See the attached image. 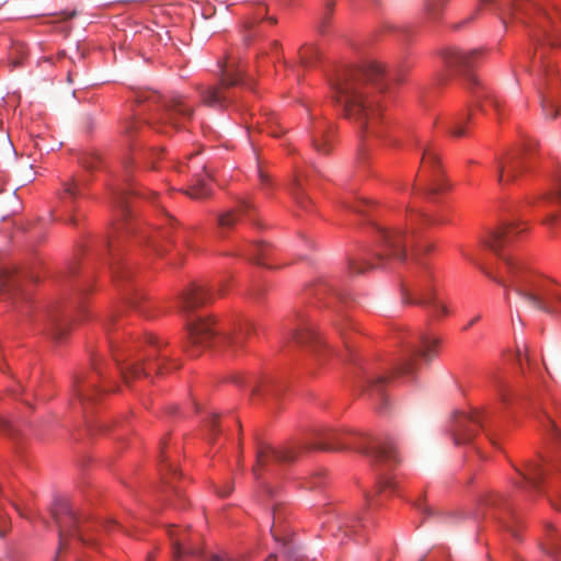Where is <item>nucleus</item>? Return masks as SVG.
Wrapping results in <instances>:
<instances>
[{
    "label": "nucleus",
    "mask_w": 561,
    "mask_h": 561,
    "mask_svg": "<svg viewBox=\"0 0 561 561\" xmlns=\"http://www.w3.org/2000/svg\"><path fill=\"white\" fill-rule=\"evenodd\" d=\"M426 306L431 307L433 317H439L440 314L447 313L446 306L438 302L434 297L427 302Z\"/></svg>",
    "instance_id": "obj_41"
},
{
    "label": "nucleus",
    "mask_w": 561,
    "mask_h": 561,
    "mask_svg": "<svg viewBox=\"0 0 561 561\" xmlns=\"http://www.w3.org/2000/svg\"><path fill=\"white\" fill-rule=\"evenodd\" d=\"M242 76L243 72L239 69H221L218 84L199 90L202 103L213 108H226L232 102L228 91L231 87L243 83Z\"/></svg>",
    "instance_id": "obj_7"
},
{
    "label": "nucleus",
    "mask_w": 561,
    "mask_h": 561,
    "mask_svg": "<svg viewBox=\"0 0 561 561\" xmlns=\"http://www.w3.org/2000/svg\"><path fill=\"white\" fill-rule=\"evenodd\" d=\"M551 503L556 510L561 511V493L556 499H551Z\"/></svg>",
    "instance_id": "obj_52"
},
{
    "label": "nucleus",
    "mask_w": 561,
    "mask_h": 561,
    "mask_svg": "<svg viewBox=\"0 0 561 561\" xmlns=\"http://www.w3.org/2000/svg\"><path fill=\"white\" fill-rule=\"evenodd\" d=\"M217 419H218V415L213 414L207 423L209 431L213 435L217 434V430H216L217 428Z\"/></svg>",
    "instance_id": "obj_48"
},
{
    "label": "nucleus",
    "mask_w": 561,
    "mask_h": 561,
    "mask_svg": "<svg viewBox=\"0 0 561 561\" xmlns=\"http://www.w3.org/2000/svg\"><path fill=\"white\" fill-rule=\"evenodd\" d=\"M528 241V230L524 224H506L483 232L480 245H511Z\"/></svg>",
    "instance_id": "obj_10"
},
{
    "label": "nucleus",
    "mask_w": 561,
    "mask_h": 561,
    "mask_svg": "<svg viewBox=\"0 0 561 561\" xmlns=\"http://www.w3.org/2000/svg\"><path fill=\"white\" fill-rule=\"evenodd\" d=\"M255 205L248 199H242L238 208L229 209L218 215L217 225L221 233L230 230L239 220L240 216H244L249 220L254 221Z\"/></svg>",
    "instance_id": "obj_19"
},
{
    "label": "nucleus",
    "mask_w": 561,
    "mask_h": 561,
    "mask_svg": "<svg viewBox=\"0 0 561 561\" xmlns=\"http://www.w3.org/2000/svg\"><path fill=\"white\" fill-rule=\"evenodd\" d=\"M378 491L383 492L386 490H393L396 483L389 477H380L377 484Z\"/></svg>",
    "instance_id": "obj_44"
},
{
    "label": "nucleus",
    "mask_w": 561,
    "mask_h": 561,
    "mask_svg": "<svg viewBox=\"0 0 561 561\" xmlns=\"http://www.w3.org/2000/svg\"><path fill=\"white\" fill-rule=\"evenodd\" d=\"M492 385L500 401L506 403L508 393L511 391L510 385L504 379L495 375L492 377Z\"/></svg>",
    "instance_id": "obj_35"
},
{
    "label": "nucleus",
    "mask_w": 561,
    "mask_h": 561,
    "mask_svg": "<svg viewBox=\"0 0 561 561\" xmlns=\"http://www.w3.org/2000/svg\"><path fill=\"white\" fill-rule=\"evenodd\" d=\"M25 278L26 275L21 274L15 268H2L0 271V293L14 294L22 290Z\"/></svg>",
    "instance_id": "obj_24"
},
{
    "label": "nucleus",
    "mask_w": 561,
    "mask_h": 561,
    "mask_svg": "<svg viewBox=\"0 0 561 561\" xmlns=\"http://www.w3.org/2000/svg\"><path fill=\"white\" fill-rule=\"evenodd\" d=\"M135 128H136V123L135 122H129L128 125L126 126L125 131L127 134H131Z\"/></svg>",
    "instance_id": "obj_54"
},
{
    "label": "nucleus",
    "mask_w": 561,
    "mask_h": 561,
    "mask_svg": "<svg viewBox=\"0 0 561 561\" xmlns=\"http://www.w3.org/2000/svg\"><path fill=\"white\" fill-rule=\"evenodd\" d=\"M51 515L58 526L59 550L67 548V538L69 536H78L83 543L88 542L79 530V517L67 499H57L55 501Z\"/></svg>",
    "instance_id": "obj_9"
},
{
    "label": "nucleus",
    "mask_w": 561,
    "mask_h": 561,
    "mask_svg": "<svg viewBox=\"0 0 561 561\" xmlns=\"http://www.w3.org/2000/svg\"><path fill=\"white\" fill-rule=\"evenodd\" d=\"M376 232L380 236V240L382 242L388 243V245H399L401 242H405L403 239V232L398 229H388L383 227L377 226L375 222H370Z\"/></svg>",
    "instance_id": "obj_32"
},
{
    "label": "nucleus",
    "mask_w": 561,
    "mask_h": 561,
    "mask_svg": "<svg viewBox=\"0 0 561 561\" xmlns=\"http://www.w3.org/2000/svg\"><path fill=\"white\" fill-rule=\"evenodd\" d=\"M523 152H510L505 157L496 158V174L500 185L505 186L515 181L522 168Z\"/></svg>",
    "instance_id": "obj_18"
},
{
    "label": "nucleus",
    "mask_w": 561,
    "mask_h": 561,
    "mask_svg": "<svg viewBox=\"0 0 561 561\" xmlns=\"http://www.w3.org/2000/svg\"><path fill=\"white\" fill-rule=\"evenodd\" d=\"M347 436H351V434L331 428L322 430L317 434V439L313 443L304 446V448L324 451L345 450L351 447L346 440Z\"/></svg>",
    "instance_id": "obj_16"
},
{
    "label": "nucleus",
    "mask_w": 561,
    "mask_h": 561,
    "mask_svg": "<svg viewBox=\"0 0 561 561\" xmlns=\"http://www.w3.org/2000/svg\"><path fill=\"white\" fill-rule=\"evenodd\" d=\"M214 299L213 291L204 284L192 283L179 297L180 311L187 318L199 307Z\"/></svg>",
    "instance_id": "obj_12"
},
{
    "label": "nucleus",
    "mask_w": 561,
    "mask_h": 561,
    "mask_svg": "<svg viewBox=\"0 0 561 561\" xmlns=\"http://www.w3.org/2000/svg\"><path fill=\"white\" fill-rule=\"evenodd\" d=\"M470 119H471L470 113L462 114V115L456 117L449 126V130H450L451 135L455 137L465 136L466 135L465 126L468 122H470Z\"/></svg>",
    "instance_id": "obj_34"
},
{
    "label": "nucleus",
    "mask_w": 561,
    "mask_h": 561,
    "mask_svg": "<svg viewBox=\"0 0 561 561\" xmlns=\"http://www.w3.org/2000/svg\"><path fill=\"white\" fill-rule=\"evenodd\" d=\"M0 427L3 428V430H7L10 427V423L8 420L5 419H0Z\"/></svg>",
    "instance_id": "obj_57"
},
{
    "label": "nucleus",
    "mask_w": 561,
    "mask_h": 561,
    "mask_svg": "<svg viewBox=\"0 0 561 561\" xmlns=\"http://www.w3.org/2000/svg\"><path fill=\"white\" fill-rule=\"evenodd\" d=\"M186 329L188 342L185 345V351L194 357L211 346L219 348L225 345L233 351L241 347L245 336L253 330V324L250 321H245L243 324H240L238 332L218 335L210 320L198 319L196 321H187Z\"/></svg>",
    "instance_id": "obj_3"
},
{
    "label": "nucleus",
    "mask_w": 561,
    "mask_h": 561,
    "mask_svg": "<svg viewBox=\"0 0 561 561\" xmlns=\"http://www.w3.org/2000/svg\"><path fill=\"white\" fill-rule=\"evenodd\" d=\"M259 179L262 184V186H265L270 183V176L266 172H264L262 169H259Z\"/></svg>",
    "instance_id": "obj_50"
},
{
    "label": "nucleus",
    "mask_w": 561,
    "mask_h": 561,
    "mask_svg": "<svg viewBox=\"0 0 561 561\" xmlns=\"http://www.w3.org/2000/svg\"><path fill=\"white\" fill-rule=\"evenodd\" d=\"M557 194H558L559 203L561 204V181H560V182H559V184H558V191H557Z\"/></svg>",
    "instance_id": "obj_60"
},
{
    "label": "nucleus",
    "mask_w": 561,
    "mask_h": 561,
    "mask_svg": "<svg viewBox=\"0 0 561 561\" xmlns=\"http://www.w3.org/2000/svg\"><path fill=\"white\" fill-rule=\"evenodd\" d=\"M130 305H131L133 307L137 308V301H136V300H131V301H130Z\"/></svg>",
    "instance_id": "obj_64"
},
{
    "label": "nucleus",
    "mask_w": 561,
    "mask_h": 561,
    "mask_svg": "<svg viewBox=\"0 0 561 561\" xmlns=\"http://www.w3.org/2000/svg\"><path fill=\"white\" fill-rule=\"evenodd\" d=\"M482 426L483 414L481 412L476 411L472 414H458L454 427L456 444L469 443L476 435L478 428Z\"/></svg>",
    "instance_id": "obj_15"
},
{
    "label": "nucleus",
    "mask_w": 561,
    "mask_h": 561,
    "mask_svg": "<svg viewBox=\"0 0 561 561\" xmlns=\"http://www.w3.org/2000/svg\"><path fill=\"white\" fill-rule=\"evenodd\" d=\"M374 205L371 201L368 199H362L356 205L352 207V210L362 215L367 216L369 213V208Z\"/></svg>",
    "instance_id": "obj_42"
},
{
    "label": "nucleus",
    "mask_w": 561,
    "mask_h": 561,
    "mask_svg": "<svg viewBox=\"0 0 561 561\" xmlns=\"http://www.w3.org/2000/svg\"><path fill=\"white\" fill-rule=\"evenodd\" d=\"M443 4L444 0H428L425 7L427 16L436 19L443 9Z\"/></svg>",
    "instance_id": "obj_37"
},
{
    "label": "nucleus",
    "mask_w": 561,
    "mask_h": 561,
    "mask_svg": "<svg viewBox=\"0 0 561 561\" xmlns=\"http://www.w3.org/2000/svg\"><path fill=\"white\" fill-rule=\"evenodd\" d=\"M553 434L557 438L561 439V433L554 427V424L550 421Z\"/></svg>",
    "instance_id": "obj_58"
},
{
    "label": "nucleus",
    "mask_w": 561,
    "mask_h": 561,
    "mask_svg": "<svg viewBox=\"0 0 561 561\" xmlns=\"http://www.w3.org/2000/svg\"><path fill=\"white\" fill-rule=\"evenodd\" d=\"M371 257L376 262L364 260H353L350 262V268L353 273H364L365 271L376 267L383 266L390 262L405 263L409 261H415L417 264H423L422 253L415 251H408V248H379V251L371 254Z\"/></svg>",
    "instance_id": "obj_8"
},
{
    "label": "nucleus",
    "mask_w": 561,
    "mask_h": 561,
    "mask_svg": "<svg viewBox=\"0 0 561 561\" xmlns=\"http://www.w3.org/2000/svg\"><path fill=\"white\" fill-rule=\"evenodd\" d=\"M309 133L313 149L321 154L330 153L333 146V125L323 119L314 121Z\"/></svg>",
    "instance_id": "obj_17"
},
{
    "label": "nucleus",
    "mask_w": 561,
    "mask_h": 561,
    "mask_svg": "<svg viewBox=\"0 0 561 561\" xmlns=\"http://www.w3.org/2000/svg\"><path fill=\"white\" fill-rule=\"evenodd\" d=\"M293 340L300 345L320 344L314 327L311 324H304L300 329L296 330L293 333Z\"/></svg>",
    "instance_id": "obj_30"
},
{
    "label": "nucleus",
    "mask_w": 561,
    "mask_h": 561,
    "mask_svg": "<svg viewBox=\"0 0 561 561\" xmlns=\"http://www.w3.org/2000/svg\"><path fill=\"white\" fill-rule=\"evenodd\" d=\"M503 500V496L502 495H495L494 499H492L489 504L490 505H497V503H500L501 501Z\"/></svg>",
    "instance_id": "obj_56"
},
{
    "label": "nucleus",
    "mask_w": 561,
    "mask_h": 561,
    "mask_svg": "<svg viewBox=\"0 0 561 561\" xmlns=\"http://www.w3.org/2000/svg\"><path fill=\"white\" fill-rule=\"evenodd\" d=\"M333 7H334V3H333L332 1H329V2L327 3V11H325V14H324V16L322 18V22H321V23H322V26H324V25L328 23V21H329V19H330V15H331V13H332Z\"/></svg>",
    "instance_id": "obj_49"
},
{
    "label": "nucleus",
    "mask_w": 561,
    "mask_h": 561,
    "mask_svg": "<svg viewBox=\"0 0 561 561\" xmlns=\"http://www.w3.org/2000/svg\"><path fill=\"white\" fill-rule=\"evenodd\" d=\"M542 67H543L545 72L548 73V65L546 62H543Z\"/></svg>",
    "instance_id": "obj_63"
},
{
    "label": "nucleus",
    "mask_w": 561,
    "mask_h": 561,
    "mask_svg": "<svg viewBox=\"0 0 561 561\" xmlns=\"http://www.w3.org/2000/svg\"><path fill=\"white\" fill-rule=\"evenodd\" d=\"M355 448L363 455L370 458L375 465L385 463L386 466L396 465L399 456L391 439L376 440L368 444H358Z\"/></svg>",
    "instance_id": "obj_13"
},
{
    "label": "nucleus",
    "mask_w": 561,
    "mask_h": 561,
    "mask_svg": "<svg viewBox=\"0 0 561 561\" xmlns=\"http://www.w3.org/2000/svg\"><path fill=\"white\" fill-rule=\"evenodd\" d=\"M413 370L412 362H407L402 364L399 368H397V374L399 375H408Z\"/></svg>",
    "instance_id": "obj_47"
},
{
    "label": "nucleus",
    "mask_w": 561,
    "mask_h": 561,
    "mask_svg": "<svg viewBox=\"0 0 561 561\" xmlns=\"http://www.w3.org/2000/svg\"><path fill=\"white\" fill-rule=\"evenodd\" d=\"M262 291L263 290L261 288H254L249 293V295L252 299L259 300L260 296L262 295Z\"/></svg>",
    "instance_id": "obj_51"
},
{
    "label": "nucleus",
    "mask_w": 561,
    "mask_h": 561,
    "mask_svg": "<svg viewBox=\"0 0 561 561\" xmlns=\"http://www.w3.org/2000/svg\"><path fill=\"white\" fill-rule=\"evenodd\" d=\"M540 104L546 117L554 118L561 115V103L552 93L541 94Z\"/></svg>",
    "instance_id": "obj_31"
},
{
    "label": "nucleus",
    "mask_w": 561,
    "mask_h": 561,
    "mask_svg": "<svg viewBox=\"0 0 561 561\" xmlns=\"http://www.w3.org/2000/svg\"><path fill=\"white\" fill-rule=\"evenodd\" d=\"M291 195L296 202V204L304 210H309V206L311 205V199L305 194L302 190L301 182L298 176L295 178V181L291 185Z\"/></svg>",
    "instance_id": "obj_33"
},
{
    "label": "nucleus",
    "mask_w": 561,
    "mask_h": 561,
    "mask_svg": "<svg viewBox=\"0 0 561 561\" xmlns=\"http://www.w3.org/2000/svg\"><path fill=\"white\" fill-rule=\"evenodd\" d=\"M69 328L70 319L68 316L64 314L57 308L49 311L45 331L51 339L55 341L62 340V337L67 335Z\"/></svg>",
    "instance_id": "obj_22"
},
{
    "label": "nucleus",
    "mask_w": 561,
    "mask_h": 561,
    "mask_svg": "<svg viewBox=\"0 0 561 561\" xmlns=\"http://www.w3.org/2000/svg\"><path fill=\"white\" fill-rule=\"evenodd\" d=\"M556 466L552 463H543L538 461H530L526 465L525 470L519 471L528 488L536 492L542 491V484L545 481V477L548 472L554 470Z\"/></svg>",
    "instance_id": "obj_20"
},
{
    "label": "nucleus",
    "mask_w": 561,
    "mask_h": 561,
    "mask_svg": "<svg viewBox=\"0 0 561 561\" xmlns=\"http://www.w3.org/2000/svg\"><path fill=\"white\" fill-rule=\"evenodd\" d=\"M317 55V50L312 47H306L300 51V62L305 67H309L312 65L311 56Z\"/></svg>",
    "instance_id": "obj_43"
},
{
    "label": "nucleus",
    "mask_w": 561,
    "mask_h": 561,
    "mask_svg": "<svg viewBox=\"0 0 561 561\" xmlns=\"http://www.w3.org/2000/svg\"><path fill=\"white\" fill-rule=\"evenodd\" d=\"M208 173L206 167H202V172H195L193 174L192 184L186 190V194L194 199H203L210 195V188L208 187Z\"/></svg>",
    "instance_id": "obj_26"
},
{
    "label": "nucleus",
    "mask_w": 561,
    "mask_h": 561,
    "mask_svg": "<svg viewBox=\"0 0 561 561\" xmlns=\"http://www.w3.org/2000/svg\"><path fill=\"white\" fill-rule=\"evenodd\" d=\"M122 215L127 217V210L122 208ZM135 233V229L127 222V218H124L113 230L110 242H127L129 236Z\"/></svg>",
    "instance_id": "obj_29"
},
{
    "label": "nucleus",
    "mask_w": 561,
    "mask_h": 561,
    "mask_svg": "<svg viewBox=\"0 0 561 561\" xmlns=\"http://www.w3.org/2000/svg\"><path fill=\"white\" fill-rule=\"evenodd\" d=\"M323 483V473L322 472H317L314 473L310 480L306 483V488L308 489H317V488H320Z\"/></svg>",
    "instance_id": "obj_46"
},
{
    "label": "nucleus",
    "mask_w": 561,
    "mask_h": 561,
    "mask_svg": "<svg viewBox=\"0 0 561 561\" xmlns=\"http://www.w3.org/2000/svg\"><path fill=\"white\" fill-rule=\"evenodd\" d=\"M333 87L345 118L362 134L379 136L378 126L382 121L379 94L387 88L382 64L371 61L362 68L343 70Z\"/></svg>",
    "instance_id": "obj_1"
},
{
    "label": "nucleus",
    "mask_w": 561,
    "mask_h": 561,
    "mask_svg": "<svg viewBox=\"0 0 561 561\" xmlns=\"http://www.w3.org/2000/svg\"><path fill=\"white\" fill-rule=\"evenodd\" d=\"M356 523H357V519L355 517L346 518L339 526V530L343 531L346 536L355 534L356 533Z\"/></svg>",
    "instance_id": "obj_40"
},
{
    "label": "nucleus",
    "mask_w": 561,
    "mask_h": 561,
    "mask_svg": "<svg viewBox=\"0 0 561 561\" xmlns=\"http://www.w3.org/2000/svg\"><path fill=\"white\" fill-rule=\"evenodd\" d=\"M495 254L505 265L507 277L494 275L488 271H484V273L503 287L505 299L510 301V290H513L534 308L552 313L553 308L548 299L551 293L547 287V282L541 276L536 275L525 261L506 254L502 250H497Z\"/></svg>",
    "instance_id": "obj_2"
},
{
    "label": "nucleus",
    "mask_w": 561,
    "mask_h": 561,
    "mask_svg": "<svg viewBox=\"0 0 561 561\" xmlns=\"http://www.w3.org/2000/svg\"><path fill=\"white\" fill-rule=\"evenodd\" d=\"M148 342L151 345V350L146 356L137 362H134L126 367H121V374L126 385H130L133 379L144 377H150L151 371H156L157 375L163 374L167 368V363H171L169 357L161 353V350L167 343L160 342L157 337L150 335Z\"/></svg>",
    "instance_id": "obj_6"
},
{
    "label": "nucleus",
    "mask_w": 561,
    "mask_h": 561,
    "mask_svg": "<svg viewBox=\"0 0 561 561\" xmlns=\"http://www.w3.org/2000/svg\"><path fill=\"white\" fill-rule=\"evenodd\" d=\"M101 160L100 157L95 152H84L80 157V163L81 165L87 170H94L100 164Z\"/></svg>",
    "instance_id": "obj_36"
},
{
    "label": "nucleus",
    "mask_w": 561,
    "mask_h": 561,
    "mask_svg": "<svg viewBox=\"0 0 561 561\" xmlns=\"http://www.w3.org/2000/svg\"><path fill=\"white\" fill-rule=\"evenodd\" d=\"M387 381L388 377L386 376L369 377L365 386V391L369 393L370 397H376V400L380 401L382 405H386L387 401L383 393Z\"/></svg>",
    "instance_id": "obj_28"
},
{
    "label": "nucleus",
    "mask_w": 561,
    "mask_h": 561,
    "mask_svg": "<svg viewBox=\"0 0 561 561\" xmlns=\"http://www.w3.org/2000/svg\"><path fill=\"white\" fill-rule=\"evenodd\" d=\"M231 492V488L227 489V490H224V491H219V495L220 496H227L228 494H230Z\"/></svg>",
    "instance_id": "obj_59"
},
{
    "label": "nucleus",
    "mask_w": 561,
    "mask_h": 561,
    "mask_svg": "<svg viewBox=\"0 0 561 561\" xmlns=\"http://www.w3.org/2000/svg\"><path fill=\"white\" fill-rule=\"evenodd\" d=\"M249 260L257 265H266L265 260L267 257V253L263 248H254L253 253L248 255Z\"/></svg>",
    "instance_id": "obj_39"
},
{
    "label": "nucleus",
    "mask_w": 561,
    "mask_h": 561,
    "mask_svg": "<svg viewBox=\"0 0 561 561\" xmlns=\"http://www.w3.org/2000/svg\"><path fill=\"white\" fill-rule=\"evenodd\" d=\"M337 331L340 332V334L342 335V337L345 340V328H344V323H340V324H335Z\"/></svg>",
    "instance_id": "obj_55"
},
{
    "label": "nucleus",
    "mask_w": 561,
    "mask_h": 561,
    "mask_svg": "<svg viewBox=\"0 0 561 561\" xmlns=\"http://www.w3.org/2000/svg\"><path fill=\"white\" fill-rule=\"evenodd\" d=\"M270 134L272 136H274V137H278L279 136V134L276 130H274L273 128H271Z\"/></svg>",
    "instance_id": "obj_61"
},
{
    "label": "nucleus",
    "mask_w": 561,
    "mask_h": 561,
    "mask_svg": "<svg viewBox=\"0 0 561 561\" xmlns=\"http://www.w3.org/2000/svg\"><path fill=\"white\" fill-rule=\"evenodd\" d=\"M439 344V340L427 335L421 336L420 346L413 351L414 356H419L426 362H431L436 356V348Z\"/></svg>",
    "instance_id": "obj_27"
},
{
    "label": "nucleus",
    "mask_w": 561,
    "mask_h": 561,
    "mask_svg": "<svg viewBox=\"0 0 561 561\" xmlns=\"http://www.w3.org/2000/svg\"><path fill=\"white\" fill-rule=\"evenodd\" d=\"M138 102H153L161 103L157 108V117L154 124L159 125L158 128L161 133H167L164 128H179L186 121L193 116V107L188 105L183 96H173L169 100H163L156 91H146L138 95Z\"/></svg>",
    "instance_id": "obj_5"
},
{
    "label": "nucleus",
    "mask_w": 561,
    "mask_h": 561,
    "mask_svg": "<svg viewBox=\"0 0 561 561\" xmlns=\"http://www.w3.org/2000/svg\"><path fill=\"white\" fill-rule=\"evenodd\" d=\"M64 196L76 198L79 195V182L75 179L64 183Z\"/></svg>",
    "instance_id": "obj_38"
},
{
    "label": "nucleus",
    "mask_w": 561,
    "mask_h": 561,
    "mask_svg": "<svg viewBox=\"0 0 561 561\" xmlns=\"http://www.w3.org/2000/svg\"><path fill=\"white\" fill-rule=\"evenodd\" d=\"M169 537L172 542L173 557L180 559L183 554L196 556L198 551L191 546V539L185 529L175 526L169 529Z\"/></svg>",
    "instance_id": "obj_23"
},
{
    "label": "nucleus",
    "mask_w": 561,
    "mask_h": 561,
    "mask_svg": "<svg viewBox=\"0 0 561 561\" xmlns=\"http://www.w3.org/2000/svg\"><path fill=\"white\" fill-rule=\"evenodd\" d=\"M402 301L408 305L426 306L434 297L433 288L430 284V277L419 279L413 283L401 284Z\"/></svg>",
    "instance_id": "obj_14"
},
{
    "label": "nucleus",
    "mask_w": 561,
    "mask_h": 561,
    "mask_svg": "<svg viewBox=\"0 0 561 561\" xmlns=\"http://www.w3.org/2000/svg\"><path fill=\"white\" fill-rule=\"evenodd\" d=\"M422 162L425 168H430L433 171V179L431 181V184L427 188L428 194L435 195L444 192L448 188L447 183L444 181V179L436 172L438 171V156L435 151H433L431 148L426 147L423 150V157Z\"/></svg>",
    "instance_id": "obj_21"
},
{
    "label": "nucleus",
    "mask_w": 561,
    "mask_h": 561,
    "mask_svg": "<svg viewBox=\"0 0 561 561\" xmlns=\"http://www.w3.org/2000/svg\"><path fill=\"white\" fill-rule=\"evenodd\" d=\"M300 448H274L270 445L261 444L256 451V463L252 469L253 476L259 480L263 470H270L273 463H289L294 461Z\"/></svg>",
    "instance_id": "obj_11"
},
{
    "label": "nucleus",
    "mask_w": 561,
    "mask_h": 561,
    "mask_svg": "<svg viewBox=\"0 0 561 561\" xmlns=\"http://www.w3.org/2000/svg\"><path fill=\"white\" fill-rule=\"evenodd\" d=\"M479 50L465 51L461 49H448L445 53V60L450 71L459 73L465 77L468 84L472 88L476 95V106L481 112H484V103L490 104L496 112L499 118L502 116V103L488 91L476 76L472 73V68L476 65L479 56Z\"/></svg>",
    "instance_id": "obj_4"
},
{
    "label": "nucleus",
    "mask_w": 561,
    "mask_h": 561,
    "mask_svg": "<svg viewBox=\"0 0 561 561\" xmlns=\"http://www.w3.org/2000/svg\"><path fill=\"white\" fill-rule=\"evenodd\" d=\"M480 319V317H476L474 319H472L470 322H469V325H473L478 320Z\"/></svg>",
    "instance_id": "obj_62"
},
{
    "label": "nucleus",
    "mask_w": 561,
    "mask_h": 561,
    "mask_svg": "<svg viewBox=\"0 0 561 561\" xmlns=\"http://www.w3.org/2000/svg\"><path fill=\"white\" fill-rule=\"evenodd\" d=\"M280 520H282L280 508L278 507V505L275 504L273 506V525H272V529H271L275 539H277L276 528H277L278 524L280 523Z\"/></svg>",
    "instance_id": "obj_45"
},
{
    "label": "nucleus",
    "mask_w": 561,
    "mask_h": 561,
    "mask_svg": "<svg viewBox=\"0 0 561 561\" xmlns=\"http://www.w3.org/2000/svg\"><path fill=\"white\" fill-rule=\"evenodd\" d=\"M559 220V217L557 215H550L547 220H546V224L547 225H552L554 222H557Z\"/></svg>",
    "instance_id": "obj_53"
},
{
    "label": "nucleus",
    "mask_w": 561,
    "mask_h": 561,
    "mask_svg": "<svg viewBox=\"0 0 561 561\" xmlns=\"http://www.w3.org/2000/svg\"><path fill=\"white\" fill-rule=\"evenodd\" d=\"M72 392L82 404L93 401L94 393L96 392L95 382L84 374L78 375L72 381Z\"/></svg>",
    "instance_id": "obj_25"
}]
</instances>
